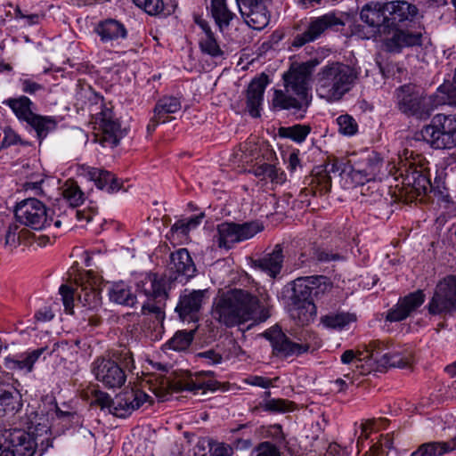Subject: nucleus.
Instances as JSON below:
<instances>
[{"label": "nucleus", "mask_w": 456, "mask_h": 456, "mask_svg": "<svg viewBox=\"0 0 456 456\" xmlns=\"http://www.w3.org/2000/svg\"><path fill=\"white\" fill-rule=\"evenodd\" d=\"M282 263V248L281 245L277 244L271 253H267L261 258L256 260L255 265L270 277L275 278L281 273Z\"/></svg>", "instance_id": "cd10ccee"}, {"label": "nucleus", "mask_w": 456, "mask_h": 456, "mask_svg": "<svg viewBox=\"0 0 456 456\" xmlns=\"http://www.w3.org/2000/svg\"><path fill=\"white\" fill-rule=\"evenodd\" d=\"M263 229V225L256 221L236 224L239 242L251 239Z\"/></svg>", "instance_id": "3c124183"}, {"label": "nucleus", "mask_w": 456, "mask_h": 456, "mask_svg": "<svg viewBox=\"0 0 456 456\" xmlns=\"http://www.w3.org/2000/svg\"><path fill=\"white\" fill-rule=\"evenodd\" d=\"M14 216L18 223L33 230L45 229L53 221V212L35 198H28L17 203Z\"/></svg>", "instance_id": "1a4fd4ad"}, {"label": "nucleus", "mask_w": 456, "mask_h": 456, "mask_svg": "<svg viewBox=\"0 0 456 456\" xmlns=\"http://www.w3.org/2000/svg\"><path fill=\"white\" fill-rule=\"evenodd\" d=\"M3 104L9 107L20 121L27 124L36 114L32 111V101L25 95L5 99Z\"/></svg>", "instance_id": "2f4dec72"}, {"label": "nucleus", "mask_w": 456, "mask_h": 456, "mask_svg": "<svg viewBox=\"0 0 456 456\" xmlns=\"http://www.w3.org/2000/svg\"><path fill=\"white\" fill-rule=\"evenodd\" d=\"M208 293V289H198L184 291L180 295L179 302L175 307V312L183 321H193Z\"/></svg>", "instance_id": "6ab92c4d"}, {"label": "nucleus", "mask_w": 456, "mask_h": 456, "mask_svg": "<svg viewBox=\"0 0 456 456\" xmlns=\"http://www.w3.org/2000/svg\"><path fill=\"white\" fill-rule=\"evenodd\" d=\"M243 430L241 437H234L233 444L239 450H247L252 445V431L248 424L240 425L237 428H233L231 432L237 435L240 431Z\"/></svg>", "instance_id": "de8ad7c7"}, {"label": "nucleus", "mask_w": 456, "mask_h": 456, "mask_svg": "<svg viewBox=\"0 0 456 456\" xmlns=\"http://www.w3.org/2000/svg\"><path fill=\"white\" fill-rule=\"evenodd\" d=\"M19 143L26 144L21 141L20 135L12 129L4 130V138L1 141V148H8Z\"/></svg>", "instance_id": "680f3d73"}, {"label": "nucleus", "mask_w": 456, "mask_h": 456, "mask_svg": "<svg viewBox=\"0 0 456 456\" xmlns=\"http://www.w3.org/2000/svg\"><path fill=\"white\" fill-rule=\"evenodd\" d=\"M233 449L230 444L225 443H209L208 456H232Z\"/></svg>", "instance_id": "4d7b16f0"}, {"label": "nucleus", "mask_w": 456, "mask_h": 456, "mask_svg": "<svg viewBox=\"0 0 456 456\" xmlns=\"http://www.w3.org/2000/svg\"><path fill=\"white\" fill-rule=\"evenodd\" d=\"M133 2L150 15L159 14L164 9L163 0H133Z\"/></svg>", "instance_id": "5fc2aeb1"}, {"label": "nucleus", "mask_w": 456, "mask_h": 456, "mask_svg": "<svg viewBox=\"0 0 456 456\" xmlns=\"http://www.w3.org/2000/svg\"><path fill=\"white\" fill-rule=\"evenodd\" d=\"M355 433L358 435L356 444L358 452H363V456H368L367 454L370 452V441H369V436L370 434V423L368 421L362 423L359 429L355 430Z\"/></svg>", "instance_id": "8fccbe9b"}, {"label": "nucleus", "mask_w": 456, "mask_h": 456, "mask_svg": "<svg viewBox=\"0 0 456 456\" xmlns=\"http://www.w3.org/2000/svg\"><path fill=\"white\" fill-rule=\"evenodd\" d=\"M182 108L179 98L174 96H164L155 105L154 126L168 121L167 115L178 112Z\"/></svg>", "instance_id": "7c9ffc66"}, {"label": "nucleus", "mask_w": 456, "mask_h": 456, "mask_svg": "<svg viewBox=\"0 0 456 456\" xmlns=\"http://www.w3.org/2000/svg\"><path fill=\"white\" fill-rule=\"evenodd\" d=\"M171 269L177 274L175 279L193 277L196 273L195 265L186 248H180L171 254Z\"/></svg>", "instance_id": "bb28decb"}, {"label": "nucleus", "mask_w": 456, "mask_h": 456, "mask_svg": "<svg viewBox=\"0 0 456 456\" xmlns=\"http://www.w3.org/2000/svg\"><path fill=\"white\" fill-rule=\"evenodd\" d=\"M369 353L364 355L362 353L355 354L353 350H346L341 355V362L344 364H353L357 369H362L361 375H368L370 372V364L369 363Z\"/></svg>", "instance_id": "58836bf2"}, {"label": "nucleus", "mask_w": 456, "mask_h": 456, "mask_svg": "<svg viewBox=\"0 0 456 456\" xmlns=\"http://www.w3.org/2000/svg\"><path fill=\"white\" fill-rule=\"evenodd\" d=\"M322 285L326 286L324 276H306L296 279L292 283L290 315L305 325L316 315V305L312 295L318 296Z\"/></svg>", "instance_id": "0eeeda50"}, {"label": "nucleus", "mask_w": 456, "mask_h": 456, "mask_svg": "<svg viewBox=\"0 0 456 456\" xmlns=\"http://www.w3.org/2000/svg\"><path fill=\"white\" fill-rule=\"evenodd\" d=\"M142 312L143 314H153L158 320L164 318L162 308L155 303L151 302V299H147V302L143 303Z\"/></svg>", "instance_id": "338daca9"}, {"label": "nucleus", "mask_w": 456, "mask_h": 456, "mask_svg": "<svg viewBox=\"0 0 456 456\" xmlns=\"http://www.w3.org/2000/svg\"><path fill=\"white\" fill-rule=\"evenodd\" d=\"M259 300L246 290L231 289L219 296L212 309V316L219 323L228 327L240 326L255 319Z\"/></svg>", "instance_id": "7ed1b4c3"}, {"label": "nucleus", "mask_w": 456, "mask_h": 456, "mask_svg": "<svg viewBox=\"0 0 456 456\" xmlns=\"http://www.w3.org/2000/svg\"><path fill=\"white\" fill-rule=\"evenodd\" d=\"M432 97H434V108L444 104L456 106V83L453 81V83L443 84Z\"/></svg>", "instance_id": "ea45409f"}, {"label": "nucleus", "mask_w": 456, "mask_h": 456, "mask_svg": "<svg viewBox=\"0 0 456 456\" xmlns=\"http://www.w3.org/2000/svg\"><path fill=\"white\" fill-rule=\"evenodd\" d=\"M108 295L110 300L116 304L133 306L136 302V295L122 281L112 283L109 289Z\"/></svg>", "instance_id": "72a5a7b5"}, {"label": "nucleus", "mask_w": 456, "mask_h": 456, "mask_svg": "<svg viewBox=\"0 0 456 456\" xmlns=\"http://www.w3.org/2000/svg\"><path fill=\"white\" fill-rule=\"evenodd\" d=\"M113 401L109 394L103 391H96L93 403L103 408H113ZM113 409H111V411Z\"/></svg>", "instance_id": "0e129e2a"}, {"label": "nucleus", "mask_w": 456, "mask_h": 456, "mask_svg": "<svg viewBox=\"0 0 456 456\" xmlns=\"http://www.w3.org/2000/svg\"><path fill=\"white\" fill-rule=\"evenodd\" d=\"M420 135L432 148L451 150L456 147V116L436 114L425 126Z\"/></svg>", "instance_id": "6e6552de"}, {"label": "nucleus", "mask_w": 456, "mask_h": 456, "mask_svg": "<svg viewBox=\"0 0 456 456\" xmlns=\"http://www.w3.org/2000/svg\"><path fill=\"white\" fill-rule=\"evenodd\" d=\"M88 111L95 130L96 141L103 147H115L122 137L121 126L112 108L106 106L102 96L89 92Z\"/></svg>", "instance_id": "423d86ee"}, {"label": "nucleus", "mask_w": 456, "mask_h": 456, "mask_svg": "<svg viewBox=\"0 0 456 456\" xmlns=\"http://www.w3.org/2000/svg\"><path fill=\"white\" fill-rule=\"evenodd\" d=\"M59 293L61 297L66 313L72 314L74 307V289L66 284H62L59 289Z\"/></svg>", "instance_id": "6e6d98bb"}, {"label": "nucleus", "mask_w": 456, "mask_h": 456, "mask_svg": "<svg viewBox=\"0 0 456 456\" xmlns=\"http://www.w3.org/2000/svg\"><path fill=\"white\" fill-rule=\"evenodd\" d=\"M91 371L94 379L108 389L122 387L127 378L122 367L107 357L95 358L91 364Z\"/></svg>", "instance_id": "f8f14e48"}, {"label": "nucleus", "mask_w": 456, "mask_h": 456, "mask_svg": "<svg viewBox=\"0 0 456 456\" xmlns=\"http://www.w3.org/2000/svg\"><path fill=\"white\" fill-rule=\"evenodd\" d=\"M453 451L450 442H428L420 444L411 456H443Z\"/></svg>", "instance_id": "c9c22d12"}, {"label": "nucleus", "mask_w": 456, "mask_h": 456, "mask_svg": "<svg viewBox=\"0 0 456 456\" xmlns=\"http://www.w3.org/2000/svg\"><path fill=\"white\" fill-rule=\"evenodd\" d=\"M80 290L77 291L78 300L88 308H94L101 303V281L90 273L80 279Z\"/></svg>", "instance_id": "b1692460"}, {"label": "nucleus", "mask_w": 456, "mask_h": 456, "mask_svg": "<svg viewBox=\"0 0 456 456\" xmlns=\"http://www.w3.org/2000/svg\"><path fill=\"white\" fill-rule=\"evenodd\" d=\"M239 11L246 23L256 30H261L269 23L266 0H236Z\"/></svg>", "instance_id": "f3484780"}, {"label": "nucleus", "mask_w": 456, "mask_h": 456, "mask_svg": "<svg viewBox=\"0 0 456 456\" xmlns=\"http://www.w3.org/2000/svg\"><path fill=\"white\" fill-rule=\"evenodd\" d=\"M20 89L23 93L35 95L39 92L45 91V86L35 80L34 77L23 75L18 80Z\"/></svg>", "instance_id": "864d4df0"}, {"label": "nucleus", "mask_w": 456, "mask_h": 456, "mask_svg": "<svg viewBox=\"0 0 456 456\" xmlns=\"http://www.w3.org/2000/svg\"><path fill=\"white\" fill-rule=\"evenodd\" d=\"M392 440L387 436H381V439L372 444V456H387V450L392 447Z\"/></svg>", "instance_id": "13d9d810"}, {"label": "nucleus", "mask_w": 456, "mask_h": 456, "mask_svg": "<svg viewBox=\"0 0 456 456\" xmlns=\"http://www.w3.org/2000/svg\"><path fill=\"white\" fill-rule=\"evenodd\" d=\"M150 396L140 389L126 390L118 395L113 401L112 413L119 418H126L139 409Z\"/></svg>", "instance_id": "aec40b11"}, {"label": "nucleus", "mask_w": 456, "mask_h": 456, "mask_svg": "<svg viewBox=\"0 0 456 456\" xmlns=\"http://www.w3.org/2000/svg\"><path fill=\"white\" fill-rule=\"evenodd\" d=\"M379 340H372V372H386L389 368H408L411 365V354L391 352L381 347Z\"/></svg>", "instance_id": "2eb2a0df"}, {"label": "nucleus", "mask_w": 456, "mask_h": 456, "mask_svg": "<svg viewBox=\"0 0 456 456\" xmlns=\"http://www.w3.org/2000/svg\"><path fill=\"white\" fill-rule=\"evenodd\" d=\"M418 14V7L404 0L377 2L372 7V36L390 35L397 27L413 23Z\"/></svg>", "instance_id": "39448f33"}, {"label": "nucleus", "mask_w": 456, "mask_h": 456, "mask_svg": "<svg viewBox=\"0 0 456 456\" xmlns=\"http://www.w3.org/2000/svg\"><path fill=\"white\" fill-rule=\"evenodd\" d=\"M15 20H22L23 24L26 26H32L35 24L39 23L40 16L38 14L33 13V14H28L23 12L18 6L14 9V15Z\"/></svg>", "instance_id": "052dcab7"}, {"label": "nucleus", "mask_w": 456, "mask_h": 456, "mask_svg": "<svg viewBox=\"0 0 456 456\" xmlns=\"http://www.w3.org/2000/svg\"><path fill=\"white\" fill-rule=\"evenodd\" d=\"M20 407L17 398L10 392L0 395V417L8 413L13 414Z\"/></svg>", "instance_id": "603ef678"}, {"label": "nucleus", "mask_w": 456, "mask_h": 456, "mask_svg": "<svg viewBox=\"0 0 456 456\" xmlns=\"http://www.w3.org/2000/svg\"><path fill=\"white\" fill-rule=\"evenodd\" d=\"M395 166L391 160L380 153H374L372 156V182H387L385 186L378 188L380 196H385L387 204L393 197L391 188L395 186L400 192L405 194L415 193L416 195L426 194L431 189V183L428 176L426 168L412 162L403 163L395 171L396 175L390 177ZM395 193V191H394Z\"/></svg>", "instance_id": "f257e3e1"}, {"label": "nucleus", "mask_w": 456, "mask_h": 456, "mask_svg": "<svg viewBox=\"0 0 456 456\" xmlns=\"http://www.w3.org/2000/svg\"><path fill=\"white\" fill-rule=\"evenodd\" d=\"M264 335L270 341L273 351L277 356L300 355L309 350L307 344H299L290 340L279 326L268 329Z\"/></svg>", "instance_id": "dca6fc26"}, {"label": "nucleus", "mask_w": 456, "mask_h": 456, "mask_svg": "<svg viewBox=\"0 0 456 456\" xmlns=\"http://www.w3.org/2000/svg\"><path fill=\"white\" fill-rule=\"evenodd\" d=\"M95 33L103 45L115 46L127 37L126 26L115 19H106L95 27Z\"/></svg>", "instance_id": "412c9836"}, {"label": "nucleus", "mask_w": 456, "mask_h": 456, "mask_svg": "<svg viewBox=\"0 0 456 456\" xmlns=\"http://www.w3.org/2000/svg\"><path fill=\"white\" fill-rule=\"evenodd\" d=\"M45 437L42 435H34L22 429H7L12 456H34L37 448L40 445L41 451L44 452L49 447L53 446L50 440L49 428L43 427Z\"/></svg>", "instance_id": "9b49d317"}, {"label": "nucleus", "mask_w": 456, "mask_h": 456, "mask_svg": "<svg viewBox=\"0 0 456 456\" xmlns=\"http://www.w3.org/2000/svg\"><path fill=\"white\" fill-rule=\"evenodd\" d=\"M134 281L137 293L147 299H163L166 297L165 284L156 274L142 273L135 276Z\"/></svg>", "instance_id": "393cba45"}, {"label": "nucleus", "mask_w": 456, "mask_h": 456, "mask_svg": "<svg viewBox=\"0 0 456 456\" xmlns=\"http://www.w3.org/2000/svg\"><path fill=\"white\" fill-rule=\"evenodd\" d=\"M210 371H201L189 378L183 384V390L191 392L195 395L204 394L206 391H215L217 388V383L212 379H207Z\"/></svg>", "instance_id": "473e14b6"}, {"label": "nucleus", "mask_w": 456, "mask_h": 456, "mask_svg": "<svg viewBox=\"0 0 456 456\" xmlns=\"http://www.w3.org/2000/svg\"><path fill=\"white\" fill-rule=\"evenodd\" d=\"M215 240L219 248L225 249L231 248L235 243L239 242L236 224L224 222L218 224Z\"/></svg>", "instance_id": "f704fd0d"}, {"label": "nucleus", "mask_w": 456, "mask_h": 456, "mask_svg": "<svg viewBox=\"0 0 456 456\" xmlns=\"http://www.w3.org/2000/svg\"><path fill=\"white\" fill-rule=\"evenodd\" d=\"M421 28L397 27L392 30V37L386 42L390 52L400 53L403 48L420 46L423 42Z\"/></svg>", "instance_id": "a211bd4d"}, {"label": "nucleus", "mask_w": 456, "mask_h": 456, "mask_svg": "<svg viewBox=\"0 0 456 456\" xmlns=\"http://www.w3.org/2000/svg\"><path fill=\"white\" fill-rule=\"evenodd\" d=\"M299 155V150L295 149L289 154L287 159H285L287 169L290 173L295 172L297 167H301V160Z\"/></svg>", "instance_id": "69168bd1"}, {"label": "nucleus", "mask_w": 456, "mask_h": 456, "mask_svg": "<svg viewBox=\"0 0 456 456\" xmlns=\"http://www.w3.org/2000/svg\"><path fill=\"white\" fill-rule=\"evenodd\" d=\"M345 22L342 15L335 12H328L320 17L312 18L304 32L297 34L291 42V46L299 48L307 43L318 39L322 34L329 28L344 26Z\"/></svg>", "instance_id": "4468645a"}, {"label": "nucleus", "mask_w": 456, "mask_h": 456, "mask_svg": "<svg viewBox=\"0 0 456 456\" xmlns=\"http://www.w3.org/2000/svg\"><path fill=\"white\" fill-rule=\"evenodd\" d=\"M193 333L187 331H177L167 343L166 346L174 351H184L191 344Z\"/></svg>", "instance_id": "c03bdc74"}, {"label": "nucleus", "mask_w": 456, "mask_h": 456, "mask_svg": "<svg viewBox=\"0 0 456 456\" xmlns=\"http://www.w3.org/2000/svg\"><path fill=\"white\" fill-rule=\"evenodd\" d=\"M399 110L419 118H427L434 110V97L424 94L411 85L401 86L396 91Z\"/></svg>", "instance_id": "9d476101"}, {"label": "nucleus", "mask_w": 456, "mask_h": 456, "mask_svg": "<svg viewBox=\"0 0 456 456\" xmlns=\"http://www.w3.org/2000/svg\"><path fill=\"white\" fill-rule=\"evenodd\" d=\"M44 352L43 348L28 351L17 355L15 358L7 356L4 359L6 368L10 370H18L26 373L31 372L34 364L37 362Z\"/></svg>", "instance_id": "c85d7f7f"}, {"label": "nucleus", "mask_w": 456, "mask_h": 456, "mask_svg": "<svg viewBox=\"0 0 456 456\" xmlns=\"http://www.w3.org/2000/svg\"><path fill=\"white\" fill-rule=\"evenodd\" d=\"M263 409L266 411L276 413H284L292 411L294 409L293 403L281 398H269L264 401Z\"/></svg>", "instance_id": "49530a36"}, {"label": "nucleus", "mask_w": 456, "mask_h": 456, "mask_svg": "<svg viewBox=\"0 0 456 456\" xmlns=\"http://www.w3.org/2000/svg\"><path fill=\"white\" fill-rule=\"evenodd\" d=\"M425 301V295L422 290H417L401 297L397 304L391 308L387 320L389 322H401L409 317Z\"/></svg>", "instance_id": "4be33fe9"}, {"label": "nucleus", "mask_w": 456, "mask_h": 456, "mask_svg": "<svg viewBox=\"0 0 456 456\" xmlns=\"http://www.w3.org/2000/svg\"><path fill=\"white\" fill-rule=\"evenodd\" d=\"M336 125L340 134L347 137L354 136L358 132L356 120L349 114H342L336 118Z\"/></svg>", "instance_id": "37998d69"}, {"label": "nucleus", "mask_w": 456, "mask_h": 456, "mask_svg": "<svg viewBox=\"0 0 456 456\" xmlns=\"http://www.w3.org/2000/svg\"><path fill=\"white\" fill-rule=\"evenodd\" d=\"M28 125L36 131L37 138L42 141L56 128L57 122L53 117L35 114Z\"/></svg>", "instance_id": "e433bc0d"}, {"label": "nucleus", "mask_w": 456, "mask_h": 456, "mask_svg": "<svg viewBox=\"0 0 456 456\" xmlns=\"http://www.w3.org/2000/svg\"><path fill=\"white\" fill-rule=\"evenodd\" d=\"M268 85V77L265 74L254 78L248 86L246 93L247 110L252 118L260 117L261 107L264 102V94Z\"/></svg>", "instance_id": "5701e85b"}, {"label": "nucleus", "mask_w": 456, "mask_h": 456, "mask_svg": "<svg viewBox=\"0 0 456 456\" xmlns=\"http://www.w3.org/2000/svg\"><path fill=\"white\" fill-rule=\"evenodd\" d=\"M220 31L229 27L231 21L236 17L227 4V0H211L208 8Z\"/></svg>", "instance_id": "c756f323"}, {"label": "nucleus", "mask_w": 456, "mask_h": 456, "mask_svg": "<svg viewBox=\"0 0 456 456\" xmlns=\"http://www.w3.org/2000/svg\"><path fill=\"white\" fill-rule=\"evenodd\" d=\"M89 175L95 185L101 190L110 192L119 189L114 175L109 171L94 168L89 172Z\"/></svg>", "instance_id": "4c0bfd02"}, {"label": "nucleus", "mask_w": 456, "mask_h": 456, "mask_svg": "<svg viewBox=\"0 0 456 456\" xmlns=\"http://www.w3.org/2000/svg\"><path fill=\"white\" fill-rule=\"evenodd\" d=\"M310 132L311 127L308 125L297 124L288 127H281L279 135L300 144L305 141Z\"/></svg>", "instance_id": "a19ab883"}, {"label": "nucleus", "mask_w": 456, "mask_h": 456, "mask_svg": "<svg viewBox=\"0 0 456 456\" xmlns=\"http://www.w3.org/2000/svg\"><path fill=\"white\" fill-rule=\"evenodd\" d=\"M28 233L25 228L18 224H11L5 234V245L13 248L18 247Z\"/></svg>", "instance_id": "09e8293b"}, {"label": "nucleus", "mask_w": 456, "mask_h": 456, "mask_svg": "<svg viewBox=\"0 0 456 456\" xmlns=\"http://www.w3.org/2000/svg\"><path fill=\"white\" fill-rule=\"evenodd\" d=\"M119 362L122 364V369L126 371L133 372L135 369V363L133 354L128 349H123L119 354Z\"/></svg>", "instance_id": "bf43d9fd"}, {"label": "nucleus", "mask_w": 456, "mask_h": 456, "mask_svg": "<svg viewBox=\"0 0 456 456\" xmlns=\"http://www.w3.org/2000/svg\"><path fill=\"white\" fill-rule=\"evenodd\" d=\"M256 456H281V453L275 445L269 442H264L256 447Z\"/></svg>", "instance_id": "e2e57ef3"}, {"label": "nucleus", "mask_w": 456, "mask_h": 456, "mask_svg": "<svg viewBox=\"0 0 456 456\" xmlns=\"http://www.w3.org/2000/svg\"><path fill=\"white\" fill-rule=\"evenodd\" d=\"M7 429L0 432V456H12Z\"/></svg>", "instance_id": "774afa93"}, {"label": "nucleus", "mask_w": 456, "mask_h": 456, "mask_svg": "<svg viewBox=\"0 0 456 456\" xmlns=\"http://www.w3.org/2000/svg\"><path fill=\"white\" fill-rule=\"evenodd\" d=\"M320 322L323 328L340 332L349 330L357 322V316L350 312L333 311L322 315Z\"/></svg>", "instance_id": "a878e982"}, {"label": "nucleus", "mask_w": 456, "mask_h": 456, "mask_svg": "<svg viewBox=\"0 0 456 456\" xmlns=\"http://www.w3.org/2000/svg\"><path fill=\"white\" fill-rule=\"evenodd\" d=\"M356 77L351 66L340 61H328L316 74V94L329 103L338 102L352 90Z\"/></svg>", "instance_id": "20e7f679"}, {"label": "nucleus", "mask_w": 456, "mask_h": 456, "mask_svg": "<svg viewBox=\"0 0 456 456\" xmlns=\"http://www.w3.org/2000/svg\"><path fill=\"white\" fill-rule=\"evenodd\" d=\"M428 309L433 315L456 311V276L449 275L439 281Z\"/></svg>", "instance_id": "ddd939ff"}, {"label": "nucleus", "mask_w": 456, "mask_h": 456, "mask_svg": "<svg viewBox=\"0 0 456 456\" xmlns=\"http://www.w3.org/2000/svg\"><path fill=\"white\" fill-rule=\"evenodd\" d=\"M319 64L320 61L314 58L292 67L283 76L284 90L274 91L273 108L295 110L306 109L312 98L309 86L310 75Z\"/></svg>", "instance_id": "f03ea898"}, {"label": "nucleus", "mask_w": 456, "mask_h": 456, "mask_svg": "<svg viewBox=\"0 0 456 456\" xmlns=\"http://www.w3.org/2000/svg\"><path fill=\"white\" fill-rule=\"evenodd\" d=\"M200 50L212 57H219L223 54L214 33L203 35L200 39Z\"/></svg>", "instance_id": "a18cd8bd"}, {"label": "nucleus", "mask_w": 456, "mask_h": 456, "mask_svg": "<svg viewBox=\"0 0 456 456\" xmlns=\"http://www.w3.org/2000/svg\"><path fill=\"white\" fill-rule=\"evenodd\" d=\"M62 195L72 208L79 206L84 201V193L73 181H67L64 183Z\"/></svg>", "instance_id": "79ce46f5"}]
</instances>
